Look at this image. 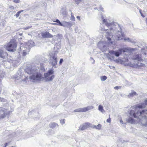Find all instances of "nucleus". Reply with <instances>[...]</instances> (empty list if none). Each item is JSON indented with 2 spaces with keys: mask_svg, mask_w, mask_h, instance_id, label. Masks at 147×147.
<instances>
[{
  "mask_svg": "<svg viewBox=\"0 0 147 147\" xmlns=\"http://www.w3.org/2000/svg\"><path fill=\"white\" fill-rule=\"evenodd\" d=\"M130 96H133L136 95V93L135 92H133L129 94Z\"/></svg>",
  "mask_w": 147,
  "mask_h": 147,
  "instance_id": "24",
  "label": "nucleus"
},
{
  "mask_svg": "<svg viewBox=\"0 0 147 147\" xmlns=\"http://www.w3.org/2000/svg\"><path fill=\"white\" fill-rule=\"evenodd\" d=\"M44 77L40 72H36L34 73L30 77V79L33 82L40 81L42 80Z\"/></svg>",
  "mask_w": 147,
  "mask_h": 147,
  "instance_id": "3",
  "label": "nucleus"
},
{
  "mask_svg": "<svg viewBox=\"0 0 147 147\" xmlns=\"http://www.w3.org/2000/svg\"><path fill=\"white\" fill-rule=\"evenodd\" d=\"M91 109V107H86L80 108L75 110L74 111L75 112H85Z\"/></svg>",
  "mask_w": 147,
  "mask_h": 147,
  "instance_id": "7",
  "label": "nucleus"
},
{
  "mask_svg": "<svg viewBox=\"0 0 147 147\" xmlns=\"http://www.w3.org/2000/svg\"><path fill=\"white\" fill-rule=\"evenodd\" d=\"M101 80L102 81H105L107 79V77L105 76H102L100 78Z\"/></svg>",
  "mask_w": 147,
  "mask_h": 147,
  "instance_id": "22",
  "label": "nucleus"
},
{
  "mask_svg": "<svg viewBox=\"0 0 147 147\" xmlns=\"http://www.w3.org/2000/svg\"><path fill=\"white\" fill-rule=\"evenodd\" d=\"M108 40L109 41H110L111 40V39L110 38H107Z\"/></svg>",
  "mask_w": 147,
  "mask_h": 147,
  "instance_id": "36",
  "label": "nucleus"
},
{
  "mask_svg": "<svg viewBox=\"0 0 147 147\" xmlns=\"http://www.w3.org/2000/svg\"><path fill=\"white\" fill-rule=\"evenodd\" d=\"M147 111V110L146 111H142L140 112H137V113H134V111L132 110L130 111V115L133 114V116L134 117H136L138 115V114H140V115L142 116V114H144V113H146Z\"/></svg>",
  "mask_w": 147,
  "mask_h": 147,
  "instance_id": "6",
  "label": "nucleus"
},
{
  "mask_svg": "<svg viewBox=\"0 0 147 147\" xmlns=\"http://www.w3.org/2000/svg\"><path fill=\"white\" fill-rule=\"evenodd\" d=\"M133 59L137 60L139 61H142V59L139 55H134L133 58Z\"/></svg>",
  "mask_w": 147,
  "mask_h": 147,
  "instance_id": "11",
  "label": "nucleus"
},
{
  "mask_svg": "<svg viewBox=\"0 0 147 147\" xmlns=\"http://www.w3.org/2000/svg\"><path fill=\"white\" fill-rule=\"evenodd\" d=\"M141 65L142 66H144L145 65L144 64H142Z\"/></svg>",
  "mask_w": 147,
  "mask_h": 147,
  "instance_id": "38",
  "label": "nucleus"
},
{
  "mask_svg": "<svg viewBox=\"0 0 147 147\" xmlns=\"http://www.w3.org/2000/svg\"><path fill=\"white\" fill-rule=\"evenodd\" d=\"M20 0H14L13 1V2L16 3H18L20 2Z\"/></svg>",
  "mask_w": 147,
  "mask_h": 147,
  "instance_id": "28",
  "label": "nucleus"
},
{
  "mask_svg": "<svg viewBox=\"0 0 147 147\" xmlns=\"http://www.w3.org/2000/svg\"><path fill=\"white\" fill-rule=\"evenodd\" d=\"M25 71L28 74H31L33 72V70L30 67H28L25 69Z\"/></svg>",
  "mask_w": 147,
  "mask_h": 147,
  "instance_id": "13",
  "label": "nucleus"
},
{
  "mask_svg": "<svg viewBox=\"0 0 147 147\" xmlns=\"http://www.w3.org/2000/svg\"><path fill=\"white\" fill-rule=\"evenodd\" d=\"M57 58L55 54H54L53 56L51 57L50 60L51 65L53 66H56L57 63Z\"/></svg>",
  "mask_w": 147,
  "mask_h": 147,
  "instance_id": "5",
  "label": "nucleus"
},
{
  "mask_svg": "<svg viewBox=\"0 0 147 147\" xmlns=\"http://www.w3.org/2000/svg\"><path fill=\"white\" fill-rule=\"evenodd\" d=\"M54 73V71L53 69H51L48 71L47 72L44 74V77L45 78L46 81H52L54 78V75L50 76Z\"/></svg>",
  "mask_w": 147,
  "mask_h": 147,
  "instance_id": "4",
  "label": "nucleus"
},
{
  "mask_svg": "<svg viewBox=\"0 0 147 147\" xmlns=\"http://www.w3.org/2000/svg\"><path fill=\"white\" fill-rule=\"evenodd\" d=\"M121 86H116L114 87V88L115 89L118 90L121 88Z\"/></svg>",
  "mask_w": 147,
  "mask_h": 147,
  "instance_id": "26",
  "label": "nucleus"
},
{
  "mask_svg": "<svg viewBox=\"0 0 147 147\" xmlns=\"http://www.w3.org/2000/svg\"><path fill=\"white\" fill-rule=\"evenodd\" d=\"M42 36L44 38H51L53 37V36L48 32H46L42 33Z\"/></svg>",
  "mask_w": 147,
  "mask_h": 147,
  "instance_id": "9",
  "label": "nucleus"
},
{
  "mask_svg": "<svg viewBox=\"0 0 147 147\" xmlns=\"http://www.w3.org/2000/svg\"><path fill=\"white\" fill-rule=\"evenodd\" d=\"M17 45L15 41L11 40L7 45L5 49L8 51L13 52L16 51Z\"/></svg>",
  "mask_w": 147,
  "mask_h": 147,
  "instance_id": "2",
  "label": "nucleus"
},
{
  "mask_svg": "<svg viewBox=\"0 0 147 147\" xmlns=\"http://www.w3.org/2000/svg\"><path fill=\"white\" fill-rule=\"evenodd\" d=\"M13 7L14 9V7L13 6H11L10 8Z\"/></svg>",
  "mask_w": 147,
  "mask_h": 147,
  "instance_id": "40",
  "label": "nucleus"
},
{
  "mask_svg": "<svg viewBox=\"0 0 147 147\" xmlns=\"http://www.w3.org/2000/svg\"><path fill=\"white\" fill-rule=\"evenodd\" d=\"M103 22L104 23H105L106 25L107 26H110L111 25V24L110 23H109L107 22V20H106L105 19H104L103 20Z\"/></svg>",
  "mask_w": 147,
  "mask_h": 147,
  "instance_id": "18",
  "label": "nucleus"
},
{
  "mask_svg": "<svg viewBox=\"0 0 147 147\" xmlns=\"http://www.w3.org/2000/svg\"><path fill=\"white\" fill-rule=\"evenodd\" d=\"M101 126H102L100 124H99L97 125H94L93 126V128H95L96 129H100L101 128Z\"/></svg>",
  "mask_w": 147,
  "mask_h": 147,
  "instance_id": "16",
  "label": "nucleus"
},
{
  "mask_svg": "<svg viewBox=\"0 0 147 147\" xmlns=\"http://www.w3.org/2000/svg\"><path fill=\"white\" fill-rule=\"evenodd\" d=\"M27 53L26 51L24 50L23 51L22 55L23 56H25L26 55Z\"/></svg>",
  "mask_w": 147,
  "mask_h": 147,
  "instance_id": "27",
  "label": "nucleus"
},
{
  "mask_svg": "<svg viewBox=\"0 0 147 147\" xmlns=\"http://www.w3.org/2000/svg\"><path fill=\"white\" fill-rule=\"evenodd\" d=\"M7 143H5V147H6L7 146Z\"/></svg>",
  "mask_w": 147,
  "mask_h": 147,
  "instance_id": "37",
  "label": "nucleus"
},
{
  "mask_svg": "<svg viewBox=\"0 0 147 147\" xmlns=\"http://www.w3.org/2000/svg\"><path fill=\"white\" fill-rule=\"evenodd\" d=\"M54 22H57L58 24L55 23H52V24L53 25H57L59 26H63V25L62 24L60 21L58 19H57L56 21H53Z\"/></svg>",
  "mask_w": 147,
  "mask_h": 147,
  "instance_id": "12",
  "label": "nucleus"
},
{
  "mask_svg": "<svg viewBox=\"0 0 147 147\" xmlns=\"http://www.w3.org/2000/svg\"><path fill=\"white\" fill-rule=\"evenodd\" d=\"M71 20L73 21L75 20V18L73 15H71Z\"/></svg>",
  "mask_w": 147,
  "mask_h": 147,
  "instance_id": "30",
  "label": "nucleus"
},
{
  "mask_svg": "<svg viewBox=\"0 0 147 147\" xmlns=\"http://www.w3.org/2000/svg\"><path fill=\"white\" fill-rule=\"evenodd\" d=\"M65 120L64 119H61V120L60 121V122L62 124H63L65 123Z\"/></svg>",
  "mask_w": 147,
  "mask_h": 147,
  "instance_id": "29",
  "label": "nucleus"
},
{
  "mask_svg": "<svg viewBox=\"0 0 147 147\" xmlns=\"http://www.w3.org/2000/svg\"><path fill=\"white\" fill-rule=\"evenodd\" d=\"M139 11H140V13L141 14V16L143 17H145V16L142 13V12H141V10H140Z\"/></svg>",
  "mask_w": 147,
  "mask_h": 147,
  "instance_id": "32",
  "label": "nucleus"
},
{
  "mask_svg": "<svg viewBox=\"0 0 147 147\" xmlns=\"http://www.w3.org/2000/svg\"><path fill=\"white\" fill-rule=\"evenodd\" d=\"M128 121L129 123H133L134 122V119L130 118L129 119Z\"/></svg>",
  "mask_w": 147,
  "mask_h": 147,
  "instance_id": "19",
  "label": "nucleus"
},
{
  "mask_svg": "<svg viewBox=\"0 0 147 147\" xmlns=\"http://www.w3.org/2000/svg\"><path fill=\"white\" fill-rule=\"evenodd\" d=\"M2 111L3 113V114L0 115V119L4 118L6 116V113L4 111Z\"/></svg>",
  "mask_w": 147,
  "mask_h": 147,
  "instance_id": "17",
  "label": "nucleus"
},
{
  "mask_svg": "<svg viewBox=\"0 0 147 147\" xmlns=\"http://www.w3.org/2000/svg\"><path fill=\"white\" fill-rule=\"evenodd\" d=\"M129 50L127 48H120L118 50L114 51L113 50H110L109 51V53L111 55H114L116 57H118L122 54V53H128L129 52Z\"/></svg>",
  "mask_w": 147,
  "mask_h": 147,
  "instance_id": "1",
  "label": "nucleus"
},
{
  "mask_svg": "<svg viewBox=\"0 0 147 147\" xmlns=\"http://www.w3.org/2000/svg\"><path fill=\"white\" fill-rule=\"evenodd\" d=\"M31 27H26V28H24V29L25 30H26L27 29H28L30 28Z\"/></svg>",
  "mask_w": 147,
  "mask_h": 147,
  "instance_id": "33",
  "label": "nucleus"
},
{
  "mask_svg": "<svg viewBox=\"0 0 147 147\" xmlns=\"http://www.w3.org/2000/svg\"><path fill=\"white\" fill-rule=\"evenodd\" d=\"M146 114H147V113H146Z\"/></svg>",
  "mask_w": 147,
  "mask_h": 147,
  "instance_id": "42",
  "label": "nucleus"
},
{
  "mask_svg": "<svg viewBox=\"0 0 147 147\" xmlns=\"http://www.w3.org/2000/svg\"><path fill=\"white\" fill-rule=\"evenodd\" d=\"M146 24H147V18H146Z\"/></svg>",
  "mask_w": 147,
  "mask_h": 147,
  "instance_id": "39",
  "label": "nucleus"
},
{
  "mask_svg": "<svg viewBox=\"0 0 147 147\" xmlns=\"http://www.w3.org/2000/svg\"><path fill=\"white\" fill-rule=\"evenodd\" d=\"M111 121V119L110 117V115H109V118L107 119V122L108 123H110Z\"/></svg>",
  "mask_w": 147,
  "mask_h": 147,
  "instance_id": "25",
  "label": "nucleus"
},
{
  "mask_svg": "<svg viewBox=\"0 0 147 147\" xmlns=\"http://www.w3.org/2000/svg\"><path fill=\"white\" fill-rule=\"evenodd\" d=\"M90 125L89 123H85L81 125L79 128V130H83L88 128Z\"/></svg>",
  "mask_w": 147,
  "mask_h": 147,
  "instance_id": "8",
  "label": "nucleus"
},
{
  "mask_svg": "<svg viewBox=\"0 0 147 147\" xmlns=\"http://www.w3.org/2000/svg\"><path fill=\"white\" fill-rule=\"evenodd\" d=\"M145 105L144 103L142 104L141 105L138 106L136 107V108H144Z\"/></svg>",
  "mask_w": 147,
  "mask_h": 147,
  "instance_id": "21",
  "label": "nucleus"
},
{
  "mask_svg": "<svg viewBox=\"0 0 147 147\" xmlns=\"http://www.w3.org/2000/svg\"><path fill=\"white\" fill-rule=\"evenodd\" d=\"M24 11L23 10H20V11H18L17 13L15 15V16H16V17H17V18H18V17L20 15V13H21L23 12Z\"/></svg>",
  "mask_w": 147,
  "mask_h": 147,
  "instance_id": "20",
  "label": "nucleus"
},
{
  "mask_svg": "<svg viewBox=\"0 0 147 147\" xmlns=\"http://www.w3.org/2000/svg\"><path fill=\"white\" fill-rule=\"evenodd\" d=\"M98 109L102 113H104L105 112V111L103 109V106L101 105H99L98 107Z\"/></svg>",
  "mask_w": 147,
  "mask_h": 147,
  "instance_id": "15",
  "label": "nucleus"
},
{
  "mask_svg": "<svg viewBox=\"0 0 147 147\" xmlns=\"http://www.w3.org/2000/svg\"><path fill=\"white\" fill-rule=\"evenodd\" d=\"M8 55L7 53V52H4L3 50L0 56V57L3 58V59H5L7 57Z\"/></svg>",
  "mask_w": 147,
  "mask_h": 147,
  "instance_id": "10",
  "label": "nucleus"
},
{
  "mask_svg": "<svg viewBox=\"0 0 147 147\" xmlns=\"http://www.w3.org/2000/svg\"><path fill=\"white\" fill-rule=\"evenodd\" d=\"M76 3L77 4H79L80 2L81 1L80 0H75Z\"/></svg>",
  "mask_w": 147,
  "mask_h": 147,
  "instance_id": "31",
  "label": "nucleus"
},
{
  "mask_svg": "<svg viewBox=\"0 0 147 147\" xmlns=\"http://www.w3.org/2000/svg\"><path fill=\"white\" fill-rule=\"evenodd\" d=\"M63 61V59H61L59 61V63L60 64H61L62 63Z\"/></svg>",
  "mask_w": 147,
  "mask_h": 147,
  "instance_id": "34",
  "label": "nucleus"
},
{
  "mask_svg": "<svg viewBox=\"0 0 147 147\" xmlns=\"http://www.w3.org/2000/svg\"><path fill=\"white\" fill-rule=\"evenodd\" d=\"M115 61L116 62V63H121L122 60L120 59H116L115 60Z\"/></svg>",
  "mask_w": 147,
  "mask_h": 147,
  "instance_id": "23",
  "label": "nucleus"
},
{
  "mask_svg": "<svg viewBox=\"0 0 147 147\" xmlns=\"http://www.w3.org/2000/svg\"><path fill=\"white\" fill-rule=\"evenodd\" d=\"M58 126V125L56 123H53L50 125L49 127L51 128H54Z\"/></svg>",
  "mask_w": 147,
  "mask_h": 147,
  "instance_id": "14",
  "label": "nucleus"
},
{
  "mask_svg": "<svg viewBox=\"0 0 147 147\" xmlns=\"http://www.w3.org/2000/svg\"><path fill=\"white\" fill-rule=\"evenodd\" d=\"M77 18L78 19V20H80V17L79 16H77Z\"/></svg>",
  "mask_w": 147,
  "mask_h": 147,
  "instance_id": "35",
  "label": "nucleus"
},
{
  "mask_svg": "<svg viewBox=\"0 0 147 147\" xmlns=\"http://www.w3.org/2000/svg\"><path fill=\"white\" fill-rule=\"evenodd\" d=\"M118 40H120V39H119V38H118Z\"/></svg>",
  "mask_w": 147,
  "mask_h": 147,
  "instance_id": "41",
  "label": "nucleus"
}]
</instances>
